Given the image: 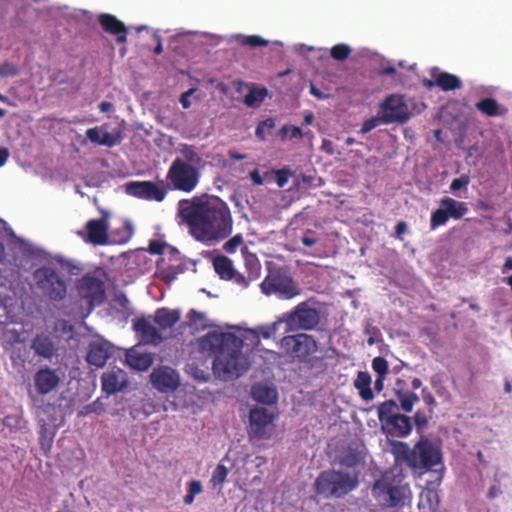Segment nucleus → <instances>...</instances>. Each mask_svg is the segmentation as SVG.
Segmentation results:
<instances>
[{"mask_svg": "<svg viewBox=\"0 0 512 512\" xmlns=\"http://www.w3.org/2000/svg\"><path fill=\"white\" fill-rule=\"evenodd\" d=\"M405 388L406 382L401 378H397L393 387L394 393L400 402L401 408L405 412H411L414 404L419 401V397L414 392L406 391Z\"/></svg>", "mask_w": 512, "mask_h": 512, "instance_id": "obj_25", "label": "nucleus"}, {"mask_svg": "<svg viewBox=\"0 0 512 512\" xmlns=\"http://www.w3.org/2000/svg\"><path fill=\"white\" fill-rule=\"evenodd\" d=\"M77 291L79 296L87 301L90 309L102 304L105 299L103 281L89 274L78 280Z\"/></svg>", "mask_w": 512, "mask_h": 512, "instance_id": "obj_13", "label": "nucleus"}, {"mask_svg": "<svg viewBox=\"0 0 512 512\" xmlns=\"http://www.w3.org/2000/svg\"><path fill=\"white\" fill-rule=\"evenodd\" d=\"M33 279L42 296L52 302H60L67 295V284L52 267L42 266L33 272Z\"/></svg>", "mask_w": 512, "mask_h": 512, "instance_id": "obj_7", "label": "nucleus"}, {"mask_svg": "<svg viewBox=\"0 0 512 512\" xmlns=\"http://www.w3.org/2000/svg\"><path fill=\"white\" fill-rule=\"evenodd\" d=\"M468 210L465 202L444 197L440 200V208L431 214L430 229L436 230L438 227L445 225L450 218L459 220L467 214Z\"/></svg>", "mask_w": 512, "mask_h": 512, "instance_id": "obj_10", "label": "nucleus"}, {"mask_svg": "<svg viewBox=\"0 0 512 512\" xmlns=\"http://www.w3.org/2000/svg\"><path fill=\"white\" fill-rule=\"evenodd\" d=\"M180 317L179 310L163 307L155 311L153 320L160 329L166 330L172 328L180 320Z\"/></svg>", "mask_w": 512, "mask_h": 512, "instance_id": "obj_26", "label": "nucleus"}, {"mask_svg": "<svg viewBox=\"0 0 512 512\" xmlns=\"http://www.w3.org/2000/svg\"><path fill=\"white\" fill-rule=\"evenodd\" d=\"M422 399L424 403L430 407V411L432 412V409L437 403L435 397L427 388L422 389Z\"/></svg>", "mask_w": 512, "mask_h": 512, "instance_id": "obj_51", "label": "nucleus"}, {"mask_svg": "<svg viewBox=\"0 0 512 512\" xmlns=\"http://www.w3.org/2000/svg\"><path fill=\"white\" fill-rule=\"evenodd\" d=\"M289 137L290 138H299L302 137V130L300 127L292 126L289 128Z\"/></svg>", "mask_w": 512, "mask_h": 512, "instance_id": "obj_62", "label": "nucleus"}, {"mask_svg": "<svg viewBox=\"0 0 512 512\" xmlns=\"http://www.w3.org/2000/svg\"><path fill=\"white\" fill-rule=\"evenodd\" d=\"M399 407L394 400H386L378 407V419L383 425L390 417L398 415Z\"/></svg>", "mask_w": 512, "mask_h": 512, "instance_id": "obj_36", "label": "nucleus"}, {"mask_svg": "<svg viewBox=\"0 0 512 512\" xmlns=\"http://www.w3.org/2000/svg\"><path fill=\"white\" fill-rule=\"evenodd\" d=\"M251 393L255 401L264 404H273L278 398V393L275 388L260 383L252 386Z\"/></svg>", "mask_w": 512, "mask_h": 512, "instance_id": "obj_30", "label": "nucleus"}, {"mask_svg": "<svg viewBox=\"0 0 512 512\" xmlns=\"http://www.w3.org/2000/svg\"><path fill=\"white\" fill-rule=\"evenodd\" d=\"M260 289L265 295L277 293L283 299H291L300 293L292 278L280 274L268 275L260 283Z\"/></svg>", "mask_w": 512, "mask_h": 512, "instance_id": "obj_12", "label": "nucleus"}, {"mask_svg": "<svg viewBox=\"0 0 512 512\" xmlns=\"http://www.w3.org/2000/svg\"><path fill=\"white\" fill-rule=\"evenodd\" d=\"M102 390L108 394H116L122 391L128 384V377L125 371L118 367H113L104 372L101 377Z\"/></svg>", "mask_w": 512, "mask_h": 512, "instance_id": "obj_19", "label": "nucleus"}, {"mask_svg": "<svg viewBox=\"0 0 512 512\" xmlns=\"http://www.w3.org/2000/svg\"><path fill=\"white\" fill-rule=\"evenodd\" d=\"M404 478L402 468L395 464L374 482L372 487L374 497L382 498L389 507L402 504L408 491V485L403 483Z\"/></svg>", "mask_w": 512, "mask_h": 512, "instance_id": "obj_5", "label": "nucleus"}, {"mask_svg": "<svg viewBox=\"0 0 512 512\" xmlns=\"http://www.w3.org/2000/svg\"><path fill=\"white\" fill-rule=\"evenodd\" d=\"M228 155L233 160H244L246 158L245 154H241V153H238V152L232 151V150H230L228 152Z\"/></svg>", "mask_w": 512, "mask_h": 512, "instance_id": "obj_64", "label": "nucleus"}, {"mask_svg": "<svg viewBox=\"0 0 512 512\" xmlns=\"http://www.w3.org/2000/svg\"><path fill=\"white\" fill-rule=\"evenodd\" d=\"M126 362L133 369L145 371L152 365L153 359L147 353L130 350L126 354Z\"/></svg>", "mask_w": 512, "mask_h": 512, "instance_id": "obj_32", "label": "nucleus"}, {"mask_svg": "<svg viewBox=\"0 0 512 512\" xmlns=\"http://www.w3.org/2000/svg\"><path fill=\"white\" fill-rule=\"evenodd\" d=\"M372 379L368 372L359 371L356 379L354 380V387L358 390L359 396L364 401H371L374 398V393L371 389Z\"/></svg>", "mask_w": 512, "mask_h": 512, "instance_id": "obj_29", "label": "nucleus"}, {"mask_svg": "<svg viewBox=\"0 0 512 512\" xmlns=\"http://www.w3.org/2000/svg\"><path fill=\"white\" fill-rule=\"evenodd\" d=\"M414 423L418 428H422L428 424V417L426 414L422 413L420 410H418L414 416Z\"/></svg>", "mask_w": 512, "mask_h": 512, "instance_id": "obj_55", "label": "nucleus"}, {"mask_svg": "<svg viewBox=\"0 0 512 512\" xmlns=\"http://www.w3.org/2000/svg\"><path fill=\"white\" fill-rule=\"evenodd\" d=\"M116 143H117L116 137L114 135H112L111 133H109L108 131H106L101 135L99 145L113 147L114 145H116Z\"/></svg>", "mask_w": 512, "mask_h": 512, "instance_id": "obj_53", "label": "nucleus"}, {"mask_svg": "<svg viewBox=\"0 0 512 512\" xmlns=\"http://www.w3.org/2000/svg\"><path fill=\"white\" fill-rule=\"evenodd\" d=\"M274 173L276 175V183L280 188H283L288 183V180L292 174L288 168L275 170Z\"/></svg>", "mask_w": 512, "mask_h": 512, "instance_id": "obj_45", "label": "nucleus"}, {"mask_svg": "<svg viewBox=\"0 0 512 512\" xmlns=\"http://www.w3.org/2000/svg\"><path fill=\"white\" fill-rule=\"evenodd\" d=\"M274 415L268 409L260 407L253 408L249 415V435L258 439L269 436L273 427Z\"/></svg>", "mask_w": 512, "mask_h": 512, "instance_id": "obj_15", "label": "nucleus"}, {"mask_svg": "<svg viewBox=\"0 0 512 512\" xmlns=\"http://www.w3.org/2000/svg\"><path fill=\"white\" fill-rule=\"evenodd\" d=\"M379 123H381L380 121V117L379 118H372V119H369V120H366L361 129H360V133L361 134H366L368 132H370L371 130H373Z\"/></svg>", "mask_w": 512, "mask_h": 512, "instance_id": "obj_52", "label": "nucleus"}, {"mask_svg": "<svg viewBox=\"0 0 512 512\" xmlns=\"http://www.w3.org/2000/svg\"><path fill=\"white\" fill-rule=\"evenodd\" d=\"M168 246L160 241H151L148 246V251L154 255H161L164 253V249Z\"/></svg>", "mask_w": 512, "mask_h": 512, "instance_id": "obj_48", "label": "nucleus"}, {"mask_svg": "<svg viewBox=\"0 0 512 512\" xmlns=\"http://www.w3.org/2000/svg\"><path fill=\"white\" fill-rule=\"evenodd\" d=\"M213 268L222 280H231L234 276V266L230 258L218 255L213 258Z\"/></svg>", "mask_w": 512, "mask_h": 512, "instance_id": "obj_31", "label": "nucleus"}, {"mask_svg": "<svg viewBox=\"0 0 512 512\" xmlns=\"http://www.w3.org/2000/svg\"><path fill=\"white\" fill-rule=\"evenodd\" d=\"M392 453L395 458V464L401 467L405 463L414 472L422 474L425 471L434 469L436 466H442V451L440 447L427 438H421L413 448L404 442H397L392 447ZM443 470V467L440 471Z\"/></svg>", "mask_w": 512, "mask_h": 512, "instance_id": "obj_3", "label": "nucleus"}, {"mask_svg": "<svg viewBox=\"0 0 512 512\" xmlns=\"http://www.w3.org/2000/svg\"><path fill=\"white\" fill-rule=\"evenodd\" d=\"M231 280H233L236 284L244 288H247L253 282V280H250V277L248 275L244 276L243 274L237 272L235 269L234 276Z\"/></svg>", "mask_w": 512, "mask_h": 512, "instance_id": "obj_49", "label": "nucleus"}, {"mask_svg": "<svg viewBox=\"0 0 512 512\" xmlns=\"http://www.w3.org/2000/svg\"><path fill=\"white\" fill-rule=\"evenodd\" d=\"M470 183V177L467 174L461 175L459 178L452 180L450 184V190L456 192L460 189L466 188Z\"/></svg>", "mask_w": 512, "mask_h": 512, "instance_id": "obj_44", "label": "nucleus"}, {"mask_svg": "<svg viewBox=\"0 0 512 512\" xmlns=\"http://www.w3.org/2000/svg\"><path fill=\"white\" fill-rule=\"evenodd\" d=\"M86 137L90 142L98 144V145L100 144L101 134H100L98 127H93V128L87 129Z\"/></svg>", "mask_w": 512, "mask_h": 512, "instance_id": "obj_54", "label": "nucleus"}, {"mask_svg": "<svg viewBox=\"0 0 512 512\" xmlns=\"http://www.w3.org/2000/svg\"><path fill=\"white\" fill-rule=\"evenodd\" d=\"M31 349L35 355L51 360L57 355L58 348L54 338L45 333L37 334L31 343Z\"/></svg>", "mask_w": 512, "mask_h": 512, "instance_id": "obj_22", "label": "nucleus"}, {"mask_svg": "<svg viewBox=\"0 0 512 512\" xmlns=\"http://www.w3.org/2000/svg\"><path fill=\"white\" fill-rule=\"evenodd\" d=\"M279 345L286 355L302 363H311L318 350L315 338L306 333L284 336Z\"/></svg>", "mask_w": 512, "mask_h": 512, "instance_id": "obj_8", "label": "nucleus"}, {"mask_svg": "<svg viewBox=\"0 0 512 512\" xmlns=\"http://www.w3.org/2000/svg\"><path fill=\"white\" fill-rule=\"evenodd\" d=\"M243 242V236L241 234H236L224 243L223 250L226 253L233 254L243 244Z\"/></svg>", "mask_w": 512, "mask_h": 512, "instance_id": "obj_43", "label": "nucleus"}, {"mask_svg": "<svg viewBox=\"0 0 512 512\" xmlns=\"http://www.w3.org/2000/svg\"><path fill=\"white\" fill-rule=\"evenodd\" d=\"M178 215L189 234L206 245L218 244L233 231V218L228 204L218 196L203 195L178 203Z\"/></svg>", "mask_w": 512, "mask_h": 512, "instance_id": "obj_1", "label": "nucleus"}, {"mask_svg": "<svg viewBox=\"0 0 512 512\" xmlns=\"http://www.w3.org/2000/svg\"><path fill=\"white\" fill-rule=\"evenodd\" d=\"M310 93L315 96L317 99H326L327 95L321 92L317 87L313 84L310 85Z\"/></svg>", "mask_w": 512, "mask_h": 512, "instance_id": "obj_61", "label": "nucleus"}, {"mask_svg": "<svg viewBox=\"0 0 512 512\" xmlns=\"http://www.w3.org/2000/svg\"><path fill=\"white\" fill-rule=\"evenodd\" d=\"M380 121L383 124H404L411 118V112L402 95L392 94L381 105Z\"/></svg>", "mask_w": 512, "mask_h": 512, "instance_id": "obj_11", "label": "nucleus"}, {"mask_svg": "<svg viewBox=\"0 0 512 512\" xmlns=\"http://www.w3.org/2000/svg\"><path fill=\"white\" fill-rule=\"evenodd\" d=\"M301 242L306 247L314 246L318 242V239L316 238V233L312 230H307L304 233L303 237L301 238Z\"/></svg>", "mask_w": 512, "mask_h": 512, "instance_id": "obj_47", "label": "nucleus"}, {"mask_svg": "<svg viewBox=\"0 0 512 512\" xmlns=\"http://www.w3.org/2000/svg\"><path fill=\"white\" fill-rule=\"evenodd\" d=\"M238 39L241 45L249 47H262L269 44V41L259 35L239 36Z\"/></svg>", "mask_w": 512, "mask_h": 512, "instance_id": "obj_41", "label": "nucleus"}, {"mask_svg": "<svg viewBox=\"0 0 512 512\" xmlns=\"http://www.w3.org/2000/svg\"><path fill=\"white\" fill-rule=\"evenodd\" d=\"M112 355V348L108 342L94 341L89 345L87 362L96 367H103Z\"/></svg>", "mask_w": 512, "mask_h": 512, "instance_id": "obj_23", "label": "nucleus"}, {"mask_svg": "<svg viewBox=\"0 0 512 512\" xmlns=\"http://www.w3.org/2000/svg\"><path fill=\"white\" fill-rule=\"evenodd\" d=\"M431 76L436 78L437 87L443 91H453L462 87L460 78L448 72H439L438 68L431 70Z\"/></svg>", "mask_w": 512, "mask_h": 512, "instance_id": "obj_27", "label": "nucleus"}, {"mask_svg": "<svg viewBox=\"0 0 512 512\" xmlns=\"http://www.w3.org/2000/svg\"><path fill=\"white\" fill-rule=\"evenodd\" d=\"M199 351L214 354V375L224 381L242 376L249 368V361L242 352L243 341L231 333L208 332L197 341Z\"/></svg>", "mask_w": 512, "mask_h": 512, "instance_id": "obj_2", "label": "nucleus"}, {"mask_svg": "<svg viewBox=\"0 0 512 512\" xmlns=\"http://www.w3.org/2000/svg\"><path fill=\"white\" fill-rule=\"evenodd\" d=\"M60 382L59 371L48 366L40 368L34 374V385L40 395L51 393L59 386Z\"/></svg>", "mask_w": 512, "mask_h": 512, "instance_id": "obj_17", "label": "nucleus"}, {"mask_svg": "<svg viewBox=\"0 0 512 512\" xmlns=\"http://www.w3.org/2000/svg\"><path fill=\"white\" fill-rule=\"evenodd\" d=\"M153 386L160 392H173L180 385L179 374L172 368L162 366L153 370L150 375Z\"/></svg>", "mask_w": 512, "mask_h": 512, "instance_id": "obj_16", "label": "nucleus"}, {"mask_svg": "<svg viewBox=\"0 0 512 512\" xmlns=\"http://www.w3.org/2000/svg\"><path fill=\"white\" fill-rule=\"evenodd\" d=\"M407 230V224L405 221H399L395 227V234L398 239H402V235Z\"/></svg>", "mask_w": 512, "mask_h": 512, "instance_id": "obj_58", "label": "nucleus"}, {"mask_svg": "<svg viewBox=\"0 0 512 512\" xmlns=\"http://www.w3.org/2000/svg\"><path fill=\"white\" fill-rule=\"evenodd\" d=\"M438 494L432 489H425L419 495L418 509L421 512H435L438 508Z\"/></svg>", "mask_w": 512, "mask_h": 512, "instance_id": "obj_33", "label": "nucleus"}, {"mask_svg": "<svg viewBox=\"0 0 512 512\" xmlns=\"http://www.w3.org/2000/svg\"><path fill=\"white\" fill-rule=\"evenodd\" d=\"M267 89L266 88H251L248 92V94L244 98V103L248 107H257L259 106L266 98L267 96Z\"/></svg>", "mask_w": 512, "mask_h": 512, "instance_id": "obj_37", "label": "nucleus"}, {"mask_svg": "<svg viewBox=\"0 0 512 512\" xmlns=\"http://www.w3.org/2000/svg\"><path fill=\"white\" fill-rule=\"evenodd\" d=\"M114 109V106L112 103L110 102H107V101H103L99 104V110L102 112V113H109L111 111H113Z\"/></svg>", "mask_w": 512, "mask_h": 512, "instance_id": "obj_60", "label": "nucleus"}, {"mask_svg": "<svg viewBox=\"0 0 512 512\" xmlns=\"http://www.w3.org/2000/svg\"><path fill=\"white\" fill-rule=\"evenodd\" d=\"M372 369L377 374V376H387V374L389 373L387 360L380 356L375 357L372 360Z\"/></svg>", "mask_w": 512, "mask_h": 512, "instance_id": "obj_42", "label": "nucleus"}, {"mask_svg": "<svg viewBox=\"0 0 512 512\" xmlns=\"http://www.w3.org/2000/svg\"><path fill=\"white\" fill-rule=\"evenodd\" d=\"M228 476V469L223 464H218L212 473L210 483L213 487H222Z\"/></svg>", "mask_w": 512, "mask_h": 512, "instance_id": "obj_40", "label": "nucleus"}, {"mask_svg": "<svg viewBox=\"0 0 512 512\" xmlns=\"http://www.w3.org/2000/svg\"><path fill=\"white\" fill-rule=\"evenodd\" d=\"M351 52L352 50L349 45L339 43L331 48L330 55L336 61H344L350 56Z\"/></svg>", "mask_w": 512, "mask_h": 512, "instance_id": "obj_38", "label": "nucleus"}, {"mask_svg": "<svg viewBox=\"0 0 512 512\" xmlns=\"http://www.w3.org/2000/svg\"><path fill=\"white\" fill-rule=\"evenodd\" d=\"M188 492L193 494V495H195V496L197 494H200L202 492V484H201V482L198 481V480H192L189 483Z\"/></svg>", "mask_w": 512, "mask_h": 512, "instance_id": "obj_56", "label": "nucleus"}, {"mask_svg": "<svg viewBox=\"0 0 512 512\" xmlns=\"http://www.w3.org/2000/svg\"><path fill=\"white\" fill-rule=\"evenodd\" d=\"M133 329L144 344L157 346L163 341L161 333L146 318L142 317L135 320Z\"/></svg>", "mask_w": 512, "mask_h": 512, "instance_id": "obj_20", "label": "nucleus"}, {"mask_svg": "<svg viewBox=\"0 0 512 512\" xmlns=\"http://www.w3.org/2000/svg\"><path fill=\"white\" fill-rule=\"evenodd\" d=\"M359 485V473L330 469L322 471L315 480V490L325 498H343Z\"/></svg>", "mask_w": 512, "mask_h": 512, "instance_id": "obj_4", "label": "nucleus"}, {"mask_svg": "<svg viewBox=\"0 0 512 512\" xmlns=\"http://www.w3.org/2000/svg\"><path fill=\"white\" fill-rule=\"evenodd\" d=\"M386 379V376H377L375 380V389L378 392H381L384 389V381Z\"/></svg>", "mask_w": 512, "mask_h": 512, "instance_id": "obj_63", "label": "nucleus"}, {"mask_svg": "<svg viewBox=\"0 0 512 512\" xmlns=\"http://www.w3.org/2000/svg\"><path fill=\"white\" fill-rule=\"evenodd\" d=\"M289 330H313L320 323V313L312 308L307 301L299 303L295 308L286 312L280 318Z\"/></svg>", "mask_w": 512, "mask_h": 512, "instance_id": "obj_9", "label": "nucleus"}, {"mask_svg": "<svg viewBox=\"0 0 512 512\" xmlns=\"http://www.w3.org/2000/svg\"><path fill=\"white\" fill-rule=\"evenodd\" d=\"M108 214L103 212V217L100 219H92L86 223L87 242L94 245H105L108 243Z\"/></svg>", "mask_w": 512, "mask_h": 512, "instance_id": "obj_18", "label": "nucleus"}, {"mask_svg": "<svg viewBox=\"0 0 512 512\" xmlns=\"http://www.w3.org/2000/svg\"><path fill=\"white\" fill-rule=\"evenodd\" d=\"M241 251L244 255L245 268L248 276L250 277V280L256 281L261 275L260 261L255 254L248 253V248L246 246H244Z\"/></svg>", "mask_w": 512, "mask_h": 512, "instance_id": "obj_34", "label": "nucleus"}, {"mask_svg": "<svg viewBox=\"0 0 512 512\" xmlns=\"http://www.w3.org/2000/svg\"><path fill=\"white\" fill-rule=\"evenodd\" d=\"M249 177L254 185L261 186L264 183V180L257 169L252 170L249 173Z\"/></svg>", "mask_w": 512, "mask_h": 512, "instance_id": "obj_57", "label": "nucleus"}, {"mask_svg": "<svg viewBox=\"0 0 512 512\" xmlns=\"http://www.w3.org/2000/svg\"><path fill=\"white\" fill-rule=\"evenodd\" d=\"M179 152L182 155L184 162L189 163L194 167H201L204 165V161L201 155L197 152L194 146L188 144H181Z\"/></svg>", "mask_w": 512, "mask_h": 512, "instance_id": "obj_35", "label": "nucleus"}, {"mask_svg": "<svg viewBox=\"0 0 512 512\" xmlns=\"http://www.w3.org/2000/svg\"><path fill=\"white\" fill-rule=\"evenodd\" d=\"M161 183L162 185L159 186L152 181H131L125 185V191L140 199L161 202L168 192V187Z\"/></svg>", "mask_w": 512, "mask_h": 512, "instance_id": "obj_14", "label": "nucleus"}, {"mask_svg": "<svg viewBox=\"0 0 512 512\" xmlns=\"http://www.w3.org/2000/svg\"><path fill=\"white\" fill-rule=\"evenodd\" d=\"M322 150L325 151L329 155H333L334 154V148H333L332 141H330L328 139H324L323 142H322Z\"/></svg>", "mask_w": 512, "mask_h": 512, "instance_id": "obj_59", "label": "nucleus"}, {"mask_svg": "<svg viewBox=\"0 0 512 512\" xmlns=\"http://www.w3.org/2000/svg\"><path fill=\"white\" fill-rule=\"evenodd\" d=\"M200 173L197 167L184 162L180 157L175 158L166 174L169 189L182 191L185 193L192 192L198 185Z\"/></svg>", "mask_w": 512, "mask_h": 512, "instance_id": "obj_6", "label": "nucleus"}, {"mask_svg": "<svg viewBox=\"0 0 512 512\" xmlns=\"http://www.w3.org/2000/svg\"><path fill=\"white\" fill-rule=\"evenodd\" d=\"M98 21L105 32L116 36L118 43H125L127 41V28L116 16L103 13L99 15Z\"/></svg>", "mask_w": 512, "mask_h": 512, "instance_id": "obj_21", "label": "nucleus"}, {"mask_svg": "<svg viewBox=\"0 0 512 512\" xmlns=\"http://www.w3.org/2000/svg\"><path fill=\"white\" fill-rule=\"evenodd\" d=\"M339 463L346 468H353L359 463V458L356 454H346L342 456Z\"/></svg>", "mask_w": 512, "mask_h": 512, "instance_id": "obj_46", "label": "nucleus"}, {"mask_svg": "<svg viewBox=\"0 0 512 512\" xmlns=\"http://www.w3.org/2000/svg\"><path fill=\"white\" fill-rule=\"evenodd\" d=\"M275 127V120L273 118H267L260 121L256 127L255 135L259 140H265L270 131Z\"/></svg>", "mask_w": 512, "mask_h": 512, "instance_id": "obj_39", "label": "nucleus"}, {"mask_svg": "<svg viewBox=\"0 0 512 512\" xmlns=\"http://www.w3.org/2000/svg\"><path fill=\"white\" fill-rule=\"evenodd\" d=\"M382 426L393 437H405L412 431L411 418L400 413L390 417Z\"/></svg>", "mask_w": 512, "mask_h": 512, "instance_id": "obj_24", "label": "nucleus"}, {"mask_svg": "<svg viewBox=\"0 0 512 512\" xmlns=\"http://www.w3.org/2000/svg\"><path fill=\"white\" fill-rule=\"evenodd\" d=\"M5 338L11 343H19L22 341L21 332L16 329H8L4 332Z\"/></svg>", "mask_w": 512, "mask_h": 512, "instance_id": "obj_50", "label": "nucleus"}, {"mask_svg": "<svg viewBox=\"0 0 512 512\" xmlns=\"http://www.w3.org/2000/svg\"><path fill=\"white\" fill-rule=\"evenodd\" d=\"M475 107L488 117L505 116L508 113V109L505 106L500 105L496 99L491 97L478 101Z\"/></svg>", "mask_w": 512, "mask_h": 512, "instance_id": "obj_28", "label": "nucleus"}]
</instances>
